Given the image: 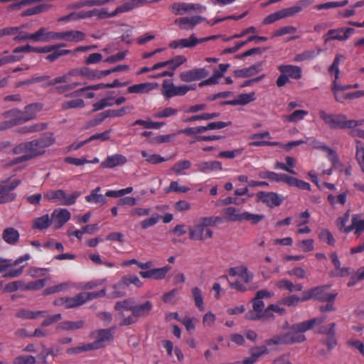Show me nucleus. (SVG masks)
Segmentation results:
<instances>
[{"mask_svg":"<svg viewBox=\"0 0 364 364\" xmlns=\"http://www.w3.org/2000/svg\"><path fill=\"white\" fill-rule=\"evenodd\" d=\"M222 219L220 217H203L200 218L193 227L188 228L189 238L193 240H205L212 238L213 231L209 228L220 223Z\"/></svg>","mask_w":364,"mask_h":364,"instance_id":"1","label":"nucleus"},{"mask_svg":"<svg viewBox=\"0 0 364 364\" xmlns=\"http://www.w3.org/2000/svg\"><path fill=\"white\" fill-rule=\"evenodd\" d=\"M113 339L112 331L111 329H100L97 331V338L93 343L82 344L76 347H71L66 350L69 355L79 354L82 352L96 350L102 348V343L110 341Z\"/></svg>","mask_w":364,"mask_h":364,"instance_id":"2","label":"nucleus"},{"mask_svg":"<svg viewBox=\"0 0 364 364\" xmlns=\"http://www.w3.org/2000/svg\"><path fill=\"white\" fill-rule=\"evenodd\" d=\"M30 258L31 256L29 254H25L14 261L0 257V273L6 272L4 275V277H18L22 274L24 266L23 265L16 269H12L11 267L18 266L23 262L28 260Z\"/></svg>","mask_w":364,"mask_h":364,"instance_id":"3","label":"nucleus"},{"mask_svg":"<svg viewBox=\"0 0 364 364\" xmlns=\"http://www.w3.org/2000/svg\"><path fill=\"white\" fill-rule=\"evenodd\" d=\"M224 215L230 221H251L252 224H257L263 218V215L252 214L248 212L239 213V210L234 207H228L223 210Z\"/></svg>","mask_w":364,"mask_h":364,"instance_id":"4","label":"nucleus"},{"mask_svg":"<svg viewBox=\"0 0 364 364\" xmlns=\"http://www.w3.org/2000/svg\"><path fill=\"white\" fill-rule=\"evenodd\" d=\"M319 117L331 129H349L347 117L342 114H327L323 110L318 112Z\"/></svg>","mask_w":364,"mask_h":364,"instance_id":"5","label":"nucleus"},{"mask_svg":"<svg viewBox=\"0 0 364 364\" xmlns=\"http://www.w3.org/2000/svg\"><path fill=\"white\" fill-rule=\"evenodd\" d=\"M21 183V181L15 179L9 183L4 181L0 183V204L8 203L16 199L17 194L13 191Z\"/></svg>","mask_w":364,"mask_h":364,"instance_id":"6","label":"nucleus"},{"mask_svg":"<svg viewBox=\"0 0 364 364\" xmlns=\"http://www.w3.org/2000/svg\"><path fill=\"white\" fill-rule=\"evenodd\" d=\"M80 194L79 191H74L71 195L68 196L63 190L59 189L45 193L44 198L48 200H60V204L63 205H72L75 203Z\"/></svg>","mask_w":364,"mask_h":364,"instance_id":"7","label":"nucleus"},{"mask_svg":"<svg viewBox=\"0 0 364 364\" xmlns=\"http://www.w3.org/2000/svg\"><path fill=\"white\" fill-rule=\"evenodd\" d=\"M131 284H134L136 287H141L143 283L136 275L124 276L117 284L114 285L113 287L114 290L112 293V297L117 298L124 296L125 295L124 289Z\"/></svg>","mask_w":364,"mask_h":364,"instance_id":"8","label":"nucleus"},{"mask_svg":"<svg viewBox=\"0 0 364 364\" xmlns=\"http://www.w3.org/2000/svg\"><path fill=\"white\" fill-rule=\"evenodd\" d=\"M117 9L118 6L112 13H108L105 9H102L101 10L95 9L86 11H81L80 12H76L77 21L80 19L90 18L92 16H97L98 18H111L117 16L118 14L125 13L124 11H117Z\"/></svg>","mask_w":364,"mask_h":364,"instance_id":"9","label":"nucleus"},{"mask_svg":"<svg viewBox=\"0 0 364 364\" xmlns=\"http://www.w3.org/2000/svg\"><path fill=\"white\" fill-rule=\"evenodd\" d=\"M161 94L167 99L186 95L183 85L176 86L170 80H164L162 82Z\"/></svg>","mask_w":364,"mask_h":364,"instance_id":"10","label":"nucleus"},{"mask_svg":"<svg viewBox=\"0 0 364 364\" xmlns=\"http://www.w3.org/2000/svg\"><path fill=\"white\" fill-rule=\"evenodd\" d=\"M43 107V105L41 102L31 103L26 105L22 112V115L16 117L19 124H23L36 118L37 114Z\"/></svg>","mask_w":364,"mask_h":364,"instance_id":"11","label":"nucleus"},{"mask_svg":"<svg viewBox=\"0 0 364 364\" xmlns=\"http://www.w3.org/2000/svg\"><path fill=\"white\" fill-rule=\"evenodd\" d=\"M205 18L200 16H185L175 19L174 23L181 30H193L197 25L203 23Z\"/></svg>","mask_w":364,"mask_h":364,"instance_id":"12","label":"nucleus"},{"mask_svg":"<svg viewBox=\"0 0 364 364\" xmlns=\"http://www.w3.org/2000/svg\"><path fill=\"white\" fill-rule=\"evenodd\" d=\"M66 45L65 43H60L57 45H48L45 46L43 47H33L28 44L24 46H18L15 48L13 50V53L14 54H18L20 53H30V52H34L37 53H48L53 51L55 48H60L61 47H64Z\"/></svg>","mask_w":364,"mask_h":364,"instance_id":"13","label":"nucleus"},{"mask_svg":"<svg viewBox=\"0 0 364 364\" xmlns=\"http://www.w3.org/2000/svg\"><path fill=\"white\" fill-rule=\"evenodd\" d=\"M209 73L205 68H195L181 72L179 75L180 80L184 82H191L200 80L206 77Z\"/></svg>","mask_w":364,"mask_h":364,"instance_id":"14","label":"nucleus"},{"mask_svg":"<svg viewBox=\"0 0 364 364\" xmlns=\"http://www.w3.org/2000/svg\"><path fill=\"white\" fill-rule=\"evenodd\" d=\"M354 31L355 30L352 28L330 29L325 36V41L328 42L332 40L346 41Z\"/></svg>","mask_w":364,"mask_h":364,"instance_id":"15","label":"nucleus"},{"mask_svg":"<svg viewBox=\"0 0 364 364\" xmlns=\"http://www.w3.org/2000/svg\"><path fill=\"white\" fill-rule=\"evenodd\" d=\"M329 288L328 285H322L314 287V300L320 302L326 301H335L338 293L336 291L328 292L327 290Z\"/></svg>","mask_w":364,"mask_h":364,"instance_id":"16","label":"nucleus"},{"mask_svg":"<svg viewBox=\"0 0 364 364\" xmlns=\"http://www.w3.org/2000/svg\"><path fill=\"white\" fill-rule=\"evenodd\" d=\"M257 196L259 200L270 208L279 206L283 201L282 197L274 192L259 191Z\"/></svg>","mask_w":364,"mask_h":364,"instance_id":"17","label":"nucleus"},{"mask_svg":"<svg viewBox=\"0 0 364 364\" xmlns=\"http://www.w3.org/2000/svg\"><path fill=\"white\" fill-rule=\"evenodd\" d=\"M171 267L169 265H166L161 268H154L147 271H141L139 272V275L144 279L161 280L166 277Z\"/></svg>","mask_w":364,"mask_h":364,"instance_id":"18","label":"nucleus"},{"mask_svg":"<svg viewBox=\"0 0 364 364\" xmlns=\"http://www.w3.org/2000/svg\"><path fill=\"white\" fill-rule=\"evenodd\" d=\"M71 215L68 210L65 208L55 209L51 214L52 220H55V229H58L63 226L70 219Z\"/></svg>","mask_w":364,"mask_h":364,"instance_id":"19","label":"nucleus"},{"mask_svg":"<svg viewBox=\"0 0 364 364\" xmlns=\"http://www.w3.org/2000/svg\"><path fill=\"white\" fill-rule=\"evenodd\" d=\"M202 6L200 4H194L191 3H173L169 6V9L175 15H183L190 11L198 10Z\"/></svg>","mask_w":364,"mask_h":364,"instance_id":"20","label":"nucleus"},{"mask_svg":"<svg viewBox=\"0 0 364 364\" xmlns=\"http://www.w3.org/2000/svg\"><path fill=\"white\" fill-rule=\"evenodd\" d=\"M186 58L183 55H176L174 58L163 62H159L153 65V69H159L161 68L168 67L172 71L175 70L181 65L186 63Z\"/></svg>","mask_w":364,"mask_h":364,"instance_id":"21","label":"nucleus"},{"mask_svg":"<svg viewBox=\"0 0 364 364\" xmlns=\"http://www.w3.org/2000/svg\"><path fill=\"white\" fill-rule=\"evenodd\" d=\"M127 161V158L119 154L107 156L100 164L103 168H112L118 166L124 165Z\"/></svg>","mask_w":364,"mask_h":364,"instance_id":"22","label":"nucleus"},{"mask_svg":"<svg viewBox=\"0 0 364 364\" xmlns=\"http://www.w3.org/2000/svg\"><path fill=\"white\" fill-rule=\"evenodd\" d=\"M273 295V293L266 290L262 289L256 293L255 297L252 299V309L255 312H261L264 308V303L262 299L270 298Z\"/></svg>","mask_w":364,"mask_h":364,"instance_id":"23","label":"nucleus"},{"mask_svg":"<svg viewBox=\"0 0 364 364\" xmlns=\"http://www.w3.org/2000/svg\"><path fill=\"white\" fill-rule=\"evenodd\" d=\"M198 44V38L194 34H191L188 38H181L171 41L169 47L172 49L193 48Z\"/></svg>","mask_w":364,"mask_h":364,"instance_id":"24","label":"nucleus"},{"mask_svg":"<svg viewBox=\"0 0 364 364\" xmlns=\"http://www.w3.org/2000/svg\"><path fill=\"white\" fill-rule=\"evenodd\" d=\"M325 316L314 318L312 319L293 325V329L294 331H300L303 333L304 332L311 329L314 326L321 324L325 321Z\"/></svg>","mask_w":364,"mask_h":364,"instance_id":"25","label":"nucleus"},{"mask_svg":"<svg viewBox=\"0 0 364 364\" xmlns=\"http://www.w3.org/2000/svg\"><path fill=\"white\" fill-rule=\"evenodd\" d=\"M279 71L286 74L288 77L299 80L302 77V70L299 66L294 65H281L278 67Z\"/></svg>","mask_w":364,"mask_h":364,"instance_id":"26","label":"nucleus"},{"mask_svg":"<svg viewBox=\"0 0 364 364\" xmlns=\"http://www.w3.org/2000/svg\"><path fill=\"white\" fill-rule=\"evenodd\" d=\"M154 2L156 0H124L123 4L118 6L117 11L129 12L136 8Z\"/></svg>","mask_w":364,"mask_h":364,"instance_id":"27","label":"nucleus"},{"mask_svg":"<svg viewBox=\"0 0 364 364\" xmlns=\"http://www.w3.org/2000/svg\"><path fill=\"white\" fill-rule=\"evenodd\" d=\"M255 92H252L250 93H245V94H240L237 96L236 99H234L232 100H228L223 102L221 104L232 105V106H237V105H245L251 102H253L255 100Z\"/></svg>","mask_w":364,"mask_h":364,"instance_id":"28","label":"nucleus"},{"mask_svg":"<svg viewBox=\"0 0 364 364\" xmlns=\"http://www.w3.org/2000/svg\"><path fill=\"white\" fill-rule=\"evenodd\" d=\"M262 69V63H257L249 68L238 69L234 71V75L237 77H248L256 75Z\"/></svg>","mask_w":364,"mask_h":364,"instance_id":"29","label":"nucleus"},{"mask_svg":"<svg viewBox=\"0 0 364 364\" xmlns=\"http://www.w3.org/2000/svg\"><path fill=\"white\" fill-rule=\"evenodd\" d=\"M153 307L154 306L151 301H146L144 304L134 305L132 313L134 316H136L138 318L141 317H146L152 311Z\"/></svg>","mask_w":364,"mask_h":364,"instance_id":"30","label":"nucleus"},{"mask_svg":"<svg viewBox=\"0 0 364 364\" xmlns=\"http://www.w3.org/2000/svg\"><path fill=\"white\" fill-rule=\"evenodd\" d=\"M198 171L208 173L213 171H221L223 168L221 162L218 161H202L196 165Z\"/></svg>","mask_w":364,"mask_h":364,"instance_id":"31","label":"nucleus"},{"mask_svg":"<svg viewBox=\"0 0 364 364\" xmlns=\"http://www.w3.org/2000/svg\"><path fill=\"white\" fill-rule=\"evenodd\" d=\"M309 4L310 2L308 0H301L299 1L294 6L280 10L283 18L286 17L292 16L299 13L303 10L304 8L306 7Z\"/></svg>","mask_w":364,"mask_h":364,"instance_id":"32","label":"nucleus"},{"mask_svg":"<svg viewBox=\"0 0 364 364\" xmlns=\"http://www.w3.org/2000/svg\"><path fill=\"white\" fill-rule=\"evenodd\" d=\"M20 235L14 228H6L2 232V239L10 245H15L19 240Z\"/></svg>","mask_w":364,"mask_h":364,"instance_id":"33","label":"nucleus"},{"mask_svg":"<svg viewBox=\"0 0 364 364\" xmlns=\"http://www.w3.org/2000/svg\"><path fill=\"white\" fill-rule=\"evenodd\" d=\"M250 357L245 358V364H253L256 360L263 355L268 353V350L265 346H255L250 349Z\"/></svg>","mask_w":364,"mask_h":364,"instance_id":"34","label":"nucleus"},{"mask_svg":"<svg viewBox=\"0 0 364 364\" xmlns=\"http://www.w3.org/2000/svg\"><path fill=\"white\" fill-rule=\"evenodd\" d=\"M101 191V188L100 186L95 188L92 190L90 193L85 196V200L90 203H94L102 205L107 203L106 196H103L102 194H99V192Z\"/></svg>","mask_w":364,"mask_h":364,"instance_id":"35","label":"nucleus"},{"mask_svg":"<svg viewBox=\"0 0 364 364\" xmlns=\"http://www.w3.org/2000/svg\"><path fill=\"white\" fill-rule=\"evenodd\" d=\"M63 40L68 42H80L85 40V33L75 30L63 31Z\"/></svg>","mask_w":364,"mask_h":364,"instance_id":"36","label":"nucleus"},{"mask_svg":"<svg viewBox=\"0 0 364 364\" xmlns=\"http://www.w3.org/2000/svg\"><path fill=\"white\" fill-rule=\"evenodd\" d=\"M47 315L46 311H33L28 309H20L17 311L16 316L23 319H35L38 317H45Z\"/></svg>","mask_w":364,"mask_h":364,"instance_id":"37","label":"nucleus"},{"mask_svg":"<svg viewBox=\"0 0 364 364\" xmlns=\"http://www.w3.org/2000/svg\"><path fill=\"white\" fill-rule=\"evenodd\" d=\"M28 155L31 156V159H33L38 156H41L46 153V150H43L38 141L33 139L28 141Z\"/></svg>","mask_w":364,"mask_h":364,"instance_id":"38","label":"nucleus"},{"mask_svg":"<svg viewBox=\"0 0 364 364\" xmlns=\"http://www.w3.org/2000/svg\"><path fill=\"white\" fill-rule=\"evenodd\" d=\"M285 338V344H292L294 343H301L306 338L305 336L300 331H294L293 327L291 331L284 333Z\"/></svg>","mask_w":364,"mask_h":364,"instance_id":"39","label":"nucleus"},{"mask_svg":"<svg viewBox=\"0 0 364 364\" xmlns=\"http://www.w3.org/2000/svg\"><path fill=\"white\" fill-rule=\"evenodd\" d=\"M51 224L52 218L50 219L49 215L46 214L41 217L36 218L33 220L32 228L43 230L48 228Z\"/></svg>","mask_w":364,"mask_h":364,"instance_id":"40","label":"nucleus"},{"mask_svg":"<svg viewBox=\"0 0 364 364\" xmlns=\"http://www.w3.org/2000/svg\"><path fill=\"white\" fill-rule=\"evenodd\" d=\"M42 31L43 30H38L33 33H28L27 32L20 31V30H18V33L14 37V41L20 42L21 41L30 39L36 42H39V38L41 36Z\"/></svg>","mask_w":364,"mask_h":364,"instance_id":"41","label":"nucleus"},{"mask_svg":"<svg viewBox=\"0 0 364 364\" xmlns=\"http://www.w3.org/2000/svg\"><path fill=\"white\" fill-rule=\"evenodd\" d=\"M48 124L44 122H38L28 126L20 127L17 129V132L19 134H29L34 132H39L41 131L46 129Z\"/></svg>","mask_w":364,"mask_h":364,"instance_id":"42","label":"nucleus"},{"mask_svg":"<svg viewBox=\"0 0 364 364\" xmlns=\"http://www.w3.org/2000/svg\"><path fill=\"white\" fill-rule=\"evenodd\" d=\"M154 88L152 83L150 82H144L140 84L133 85L129 86L127 89V92L129 93H146Z\"/></svg>","mask_w":364,"mask_h":364,"instance_id":"43","label":"nucleus"},{"mask_svg":"<svg viewBox=\"0 0 364 364\" xmlns=\"http://www.w3.org/2000/svg\"><path fill=\"white\" fill-rule=\"evenodd\" d=\"M39 30H43L40 38V41L48 42L55 40H63V31H47L46 28H41Z\"/></svg>","mask_w":364,"mask_h":364,"instance_id":"44","label":"nucleus"},{"mask_svg":"<svg viewBox=\"0 0 364 364\" xmlns=\"http://www.w3.org/2000/svg\"><path fill=\"white\" fill-rule=\"evenodd\" d=\"M60 348L58 346H53L49 348H46L45 346H42V350L38 355V358L42 360V363H47V357L52 355L53 357L57 356L60 353Z\"/></svg>","mask_w":364,"mask_h":364,"instance_id":"45","label":"nucleus"},{"mask_svg":"<svg viewBox=\"0 0 364 364\" xmlns=\"http://www.w3.org/2000/svg\"><path fill=\"white\" fill-rule=\"evenodd\" d=\"M192 297L194 301L196 306L200 311L205 310L203 296L202 291L198 287H193L191 289Z\"/></svg>","mask_w":364,"mask_h":364,"instance_id":"46","label":"nucleus"},{"mask_svg":"<svg viewBox=\"0 0 364 364\" xmlns=\"http://www.w3.org/2000/svg\"><path fill=\"white\" fill-rule=\"evenodd\" d=\"M84 321L82 320L77 321H63L59 323L58 328L65 331H73L82 328Z\"/></svg>","mask_w":364,"mask_h":364,"instance_id":"47","label":"nucleus"},{"mask_svg":"<svg viewBox=\"0 0 364 364\" xmlns=\"http://www.w3.org/2000/svg\"><path fill=\"white\" fill-rule=\"evenodd\" d=\"M350 89H351L350 85H341L335 82L334 88L331 90L335 100L340 103H344V94H340V91H344Z\"/></svg>","mask_w":364,"mask_h":364,"instance_id":"48","label":"nucleus"},{"mask_svg":"<svg viewBox=\"0 0 364 364\" xmlns=\"http://www.w3.org/2000/svg\"><path fill=\"white\" fill-rule=\"evenodd\" d=\"M348 4V0H343L341 1H329L323 4H316L314 9L320 11L323 9H330L337 7H343Z\"/></svg>","mask_w":364,"mask_h":364,"instance_id":"49","label":"nucleus"},{"mask_svg":"<svg viewBox=\"0 0 364 364\" xmlns=\"http://www.w3.org/2000/svg\"><path fill=\"white\" fill-rule=\"evenodd\" d=\"M37 141H38V143L43 149L46 150V148L50 146L55 143V139L53 133L46 132L39 139H37Z\"/></svg>","mask_w":364,"mask_h":364,"instance_id":"50","label":"nucleus"},{"mask_svg":"<svg viewBox=\"0 0 364 364\" xmlns=\"http://www.w3.org/2000/svg\"><path fill=\"white\" fill-rule=\"evenodd\" d=\"M85 304L82 294L79 293L73 297L67 296L66 309L76 308Z\"/></svg>","mask_w":364,"mask_h":364,"instance_id":"51","label":"nucleus"},{"mask_svg":"<svg viewBox=\"0 0 364 364\" xmlns=\"http://www.w3.org/2000/svg\"><path fill=\"white\" fill-rule=\"evenodd\" d=\"M321 52V50H318L317 52L315 50H305L301 53H299L295 55L294 58V62H302L305 60H309L314 59L316 58Z\"/></svg>","mask_w":364,"mask_h":364,"instance_id":"52","label":"nucleus"},{"mask_svg":"<svg viewBox=\"0 0 364 364\" xmlns=\"http://www.w3.org/2000/svg\"><path fill=\"white\" fill-rule=\"evenodd\" d=\"M134 109V107L132 105L125 106L119 109H107L106 110V113L108 117H119L130 112Z\"/></svg>","mask_w":364,"mask_h":364,"instance_id":"53","label":"nucleus"},{"mask_svg":"<svg viewBox=\"0 0 364 364\" xmlns=\"http://www.w3.org/2000/svg\"><path fill=\"white\" fill-rule=\"evenodd\" d=\"M327 200L332 206H334L336 204L343 205L347 200V193H341L337 196H335L333 194H328L327 196Z\"/></svg>","mask_w":364,"mask_h":364,"instance_id":"54","label":"nucleus"},{"mask_svg":"<svg viewBox=\"0 0 364 364\" xmlns=\"http://www.w3.org/2000/svg\"><path fill=\"white\" fill-rule=\"evenodd\" d=\"M287 185L296 187L300 190L307 191H310L311 187L310 183L291 176H289V181H287Z\"/></svg>","mask_w":364,"mask_h":364,"instance_id":"55","label":"nucleus"},{"mask_svg":"<svg viewBox=\"0 0 364 364\" xmlns=\"http://www.w3.org/2000/svg\"><path fill=\"white\" fill-rule=\"evenodd\" d=\"M191 166V162L188 160H182L176 163L171 168L177 176L182 175L183 171L188 169Z\"/></svg>","mask_w":364,"mask_h":364,"instance_id":"56","label":"nucleus"},{"mask_svg":"<svg viewBox=\"0 0 364 364\" xmlns=\"http://www.w3.org/2000/svg\"><path fill=\"white\" fill-rule=\"evenodd\" d=\"M309 112L304 109H298L293 112L291 114L285 116V121L288 122H296L308 115Z\"/></svg>","mask_w":364,"mask_h":364,"instance_id":"57","label":"nucleus"},{"mask_svg":"<svg viewBox=\"0 0 364 364\" xmlns=\"http://www.w3.org/2000/svg\"><path fill=\"white\" fill-rule=\"evenodd\" d=\"M85 106V102L82 99H75L69 101L63 102L61 104V107L63 109H70L75 108H81Z\"/></svg>","mask_w":364,"mask_h":364,"instance_id":"58","label":"nucleus"},{"mask_svg":"<svg viewBox=\"0 0 364 364\" xmlns=\"http://www.w3.org/2000/svg\"><path fill=\"white\" fill-rule=\"evenodd\" d=\"M141 154L143 157L146 158V161L151 164H158L166 161L167 159L161 156L159 154H149L146 151L143 150L141 151Z\"/></svg>","mask_w":364,"mask_h":364,"instance_id":"59","label":"nucleus"},{"mask_svg":"<svg viewBox=\"0 0 364 364\" xmlns=\"http://www.w3.org/2000/svg\"><path fill=\"white\" fill-rule=\"evenodd\" d=\"M178 112V110L175 108H172L170 107H166L162 110H160L156 113H154V117L155 118H166L171 116H176Z\"/></svg>","mask_w":364,"mask_h":364,"instance_id":"60","label":"nucleus"},{"mask_svg":"<svg viewBox=\"0 0 364 364\" xmlns=\"http://www.w3.org/2000/svg\"><path fill=\"white\" fill-rule=\"evenodd\" d=\"M113 97H106L100 100V101L93 104V111L96 112L101 110L107 107H112L114 105Z\"/></svg>","mask_w":364,"mask_h":364,"instance_id":"61","label":"nucleus"},{"mask_svg":"<svg viewBox=\"0 0 364 364\" xmlns=\"http://www.w3.org/2000/svg\"><path fill=\"white\" fill-rule=\"evenodd\" d=\"M355 158L363 172H364V147L363 146L362 143L358 140L356 141Z\"/></svg>","mask_w":364,"mask_h":364,"instance_id":"62","label":"nucleus"},{"mask_svg":"<svg viewBox=\"0 0 364 364\" xmlns=\"http://www.w3.org/2000/svg\"><path fill=\"white\" fill-rule=\"evenodd\" d=\"M319 239L329 245H334L336 240L328 229H322L318 234Z\"/></svg>","mask_w":364,"mask_h":364,"instance_id":"63","label":"nucleus"},{"mask_svg":"<svg viewBox=\"0 0 364 364\" xmlns=\"http://www.w3.org/2000/svg\"><path fill=\"white\" fill-rule=\"evenodd\" d=\"M36 359L33 355H18L14 360V364H35Z\"/></svg>","mask_w":364,"mask_h":364,"instance_id":"64","label":"nucleus"}]
</instances>
